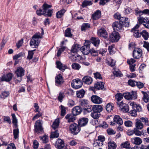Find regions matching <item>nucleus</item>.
Returning a JSON list of instances; mask_svg holds the SVG:
<instances>
[{
    "instance_id": "17",
    "label": "nucleus",
    "mask_w": 149,
    "mask_h": 149,
    "mask_svg": "<svg viewBox=\"0 0 149 149\" xmlns=\"http://www.w3.org/2000/svg\"><path fill=\"white\" fill-rule=\"evenodd\" d=\"M91 100L93 102L96 104H100L102 102V99L95 95H93L91 97Z\"/></svg>"
},
{
    "instance_id": "47",
    "label": "nucleus",
    "mask_w": 149,
    "mask_h": 149,
    "mask_svg": "<svg viewBox=\"0 0 149 149\" xmlns=\"http://www.w3.org/2000/svg\"><path fill=\"white\" fill-rule=\"evenodd\" d=\"M72 68L77 70H79L81 67L80 65L77 63H72Z\"/></svg>"
},
{
    "instance_id": "38",
    "label": "nucleus",
    "mask_w": 149,
    "mask_h": 149,
    "mask_svg": "<svg viewBox=\"0 0 149 149\" xmlns=\"http://www.w3.org/2000/svg\"><path fill=\"white\" fill-rule=\"evenodd\" d=\"M108 149H116V145L114 142H109L108 143Z\"/></svg>"
},
{
    "instance_id": "8",
    "label": "nucleus",
    "mask_w": 149,
    "mask_h": 149,
    "mask_svg": "<svg viewBox=\"0 0 149 149\" xmlns=\"http://www.w3.org/2000/svg\"><path fill=\"white\" fill-rule=\"evenodd\" d=\"M89 42L88 41H86L84 45L80 48L81 51L84 54L86 55L89 53Z\"/></svg>"
},
{
    "instance_id": "44",
    "label": "nucleus",
    "mask_w": 149,
    "mask_h": 149,
    "mask_svg": "<svg viewBox=\"0 0 149 149\" xmlns=\"http://www.w3.org/2000/svg\"><path fill=\"white\" fill-rule=\"evenodd\" d=\"M59 125V120L56 119L53 123L52 127L54 130L58 128Z\"/></svg>"
},
{
    "instance_id": "5",
    "label": "nucleus",
    "mask_w": 149,
    "mask_h": 149,
    "mask_svg": "<svg viewBox=\"0 0 149 149\" xmlns=\"http://www.w3.org/2000/svg\"><path fill=\"white\" fill-rule=\"evenodd\" d=\"M70 130L73 134H77L80 131V128L78 124L74 123L71 125L69 127Z\"/></svg>"
},
{
    "instance_id": "32",
    "label": "nucleus",
    "mask_w": 149,
    "mask_h": 149,
    "mask_svg": "<svg viewBox=\"0 0 149 149\" xmlns=\"http://www.w3.org/2000/svg\"><path fill=\"white\" fill-rule=\"evenodd\" d=\"M103 145V143L100 142L99 140H96L94 141L93 144V149H96V148H99Z\"/></svg>"
},
{
    "instance_id": "13",
    "label": "nucleus",
    "mask_w": 149,
    "mask_h": 149,
    "mask_svg": "<svg viewBox=\"0 0 149 149\" xmlns=\"http://www.w3.org/2000/svg\"><path fill=\"white\" fill-rule=\"evenodd\" d=\"M142 55V50L140 49H136L133 51V56L135 58H139Z\"/></svg>"
},
{
    "instance_id": "40",
    "label": "nucleus",
    "mask_w": 149,
    "mask_h": 149,
    "mask_svg": "<svg viewBox=\"0 0 149 149\" xmlns=\"http://www.w3.org/2000/svg\"><path fill=\"white\" fill-rule=\"evenodd\" d=\"M15 129L13 130V134L14 136V138L15 139H16L18 137V136L19 134V130L18 127L17 128H14Z\"/></svg>"
},
{
    "instance_id": "54",
    "label": "nucleus",
    "mask_w": 149,
    "mask_h": 149,
    "mask_svg": "<svg viewBox=\"0 0 149 149\" xmlns=\"http://www.w3.org/2000/svg\"><path fill=\"white\" fill-rule=\"evenodd\" d=\"M59 135L58 133V131L56 130L55 131L52 133L51 135L50 136V138H56L58 137Z\"/></svg>"
},
{
    "instance_id": "21",
    "label": "nucleus",
    "mask_w": 149,
    "mask_h": 149,
    "mask_svg": "<svg viewBox=\"0 0 149 149\" xmlns=\"http://www.w3.org/2000/svg\"><path fill=\"white\" fill-rule=\"evenodd\" d=\"M55 83L56 85L62 84L63 82V80L61 74H59L55 77Z\"/></svg>"
},
{
    "instance_id": "55",
    "label": "nucleus",
    "mask_w": 149,
    "mask_h": 149,
    "mask_svg": "<svg viewBox=\"0 0 149 149\" xmlns=\"http://www.w3.org/2000/svg\"><path fill=\"white\" fill-rule=\"evenodd\" d=\"M25 55V53L24 52H20L13 56V58L14 59H17L18 58L24 56Z\"/></svg>"
},
{
    "instance_id": "36",
    "label": "nucleus",
    "mask_w": 149,
    "mask_h": 149,
    "mask_svg": "<svg viewBox=\"0 0 149 149\" xmlns=\"http://www.w3.org/2000/svg\"><path fill=\"white\" fill-rule=\"evenodd\" d=\"M85 92L84 90L82 89L77 91L76 94L77 97L79 98H82L85 94Z\"/></svg>"
},
{
    "instance_id": "60",
    "label": "nucleus",
    "mask_w": 149,
    "mask_h": 149,
    "mask_svg": "<svg viewBox=\"0 0 149 149\" xmlns=\"http://www.w3.org/2000/svg\"><path fill=\"white\" fill-rule=\"evenodd\" d=\"M136 82L130 79L128 81V84L129 85H130L132 87H134L135 86V85L136 84Z\"/></svg>"
},
{
    "instance_id": "59",
    "label": "nucleus",
    "mask_w": 149,
    "mask_h": 149,
    "mask_svg": "<svg viewBox=\"0 0 149 149\" xmlns=\"http://www.w3.org/2000/svg\"><path fill=\"white\" fill-rule=\"evenodd\" d=\"M91 53V54L93 56H95L97 55L98 52L97 51L95 50L92 49H91L89 50V53Z\"/></svg>"
},
{
    "instance_id": "10",
    "label": "nucleus",
    "mask_w": 149,
    "mask_h": 149,
    "mask_svg": "<svg viewBox=\"0 0 149 149\" xmlns=\"http://www.w3.org/2000/svg\"><path fill=\"white\" fill-rule=\"evenodd\" d=\"M138 21L140 24H142L146 27L149 28V19L148 17H140L138 18Z\"/></svg>"
},
{
    "instance_id": "9",
    "label": "nucleus",
    "mask_w": 149,
    "mask_h": 149,
    "mask_svg": "<svg viewBox=\"0 0 149 149\" xmlns=\"http://www.w3.org/2000/svg\"><path fill=\"white\" fill-rule=\"evenodd\" d=\"M125 98L128 100H134L136 97V93L135 92L132 91L131 93H123Z\"/></svg>"
},
{
    "instance_id": "62",
    "label": "nucleus",
    "mask_w": 149,
    "mask_h": 149,
    "mask_svg": "<svg viewBox=\"0 0 149 149\" xmlns=\"http://www.w3.org/2000/svg\"><path fill=\"white\" fill-rule=\"evenodd\" d=\"M75 104L74 101L72 100H70L68 102V105L69 107H72Z\"/></svg>"
},
{
    "instance_id": "6",
    "label": "nucleus",
    "mask_w": 149,
    "mask_h": 149,
    "mask_svg": "<svg viewBox=\"0 0 149 149\" xmlns=\"http://www.w3.org/2000/svg\"><path fill=\"white\" fill-rule=\"evenodd\" d=\"M52 7V5H48L46 3H45L42 6L43 9H40L39 10H37L36 13L37 15L40 16L42 15L45 14L47 10V8H50Z\"/></svg>"
},
{
    "instance_id": "53",
    "label": "nucleus",
    "mask_w": 149,
    "mask_h": 149,
    "mask_svg": "<svg viewBox=\"0 0 149 149\" xmlns=\"http://www.w3.org/2000/svg\"><path fill=\"white\" fill-rule=\"evenodd\" d=\"M123 148H127L130 147V144L128 141H125L123 143H122L120 145Z\"/></svg>"
},
{
    "instance_id": "37",
    "label": "nucleus",
    "mask_w": 149,
    "mask_h": 149,
    "mask_svg": "<svg viewBox=\"0 0 149 149\" xmlns=\"http://www.w3.org/2000/svg\"><path fill=\"white\" fill-rule=\"evenodd\" d=\"M80 46L78 44L74 45L72 47L71 49L72 52L74 53L77 52L80 49Z\"/></svg>"
},
{
    "instance_id": "61",
    "label": "nucleus",
    "mask_w": 149,
    "mask_h": 149,
    "mask_svg": "<svg viewBox=\"0 0 149 149\" xmlns=\"http://www.w3.org/2000/svg\"><path fill=\"white\" fill-rule=\"evenodd\" d=\"M138 130L137 129L134 128L133 130L134 133L136 136H141L142 134V132Z\"/></svg>"
},
{
    "instance_id": "4",
    "label": "nucleus",
    "mask_w": 149,
    "mask_h": 149,
    "mask_svg": "<svg viewBox=\"0 0 149 149\" xmlns=\"http://www.w3.org/2000/svg\"><path fill=\"white\" fill-rule=\"evenodd\" d=\"M34 132L37 134H41L43 132V129L42 127L41 121L40 120L36 121L34 125Z\"/></svg>"
},
{
    "instance_id": "35",
    "label": "nucleus",
    "mask_w": 149,
    "mask_h": 149,
    "mask_svg": "<svg viewBox=\"0 0 149 149\" xmlns=\"http://www.w3.org/2000/svg\"><path fill=\"white\" fill-rule=\"evenodd\" d=\"M66 10L63 9L59 11L56 13V17L57 18H61L63 15L64 13L65 12Z\"/></svg>"
},
{
    "instance_id": "30",
    "label": "nucleus",
    "mask_w": 149,
    "mask_h": 149,
    "mask_svg": "<svg viewBox=\"0 0 149 149\" xmlns=\"http://www.w3.org/2000/svg\"><path fill=\"white\" fill-rule=\"evenodd\" d=\"M83 82L87 84H91L93 81L92 79L89 76H85L83 77L82 79Z\"/></svg>"
},
{
    "instance_id": "16",
    "label": "nucleus",
    "mask_w": 149,
    "mask_h": 149,
    "mask_svg": "<svg viewBox=\"0 0 149 149\" xmlns=\"http://www.w3.org/2000/svg\"><path fill=\"white\" fill-rule=\"evenodd\" d=\"M88 121V119L86 118H82L80 119L78 121V125L79 127L84 126L86 125Z\"/></svg>"
},
{
    "instance_id": "20",
    "label": "nucleus",
    "mask_w": 149,
    "mask_h": 149,
    "mask_svg": "<svg viewBox=\"0 0 149 149\" xmlns=\"http://www.w3.org/2000/svg\"><path fill=\"white\" fill-rule=\"evenodd\" d=\"M39 42L38 39H35L32 38L30 42V45L32 48H36L38 46Z\"/></svg>"
},
{
    "instance_id": "31",
    "label": "nucleus",
    "mask_w": 149,
    "mask_h": 149,
    "mask_svg": "<svg viewBox=\"0 0 149 149\" xmlns=\"http://www.w3.org/2000/svg\"><path fill=\"white\" fill-rule=\"evenodd\" d=\"M91 43L96 47L98 46L100 42V40L98 38L93 37H91Z\"/></svg>"
},
{
    "instance_id": "2",
    "label": "nucleus",
    "mask_w": 149,
    "mask_h": 149,
    "mask_svg": "<svg viewBox=\"0 0 149 149\" xmlns=\"http://www.w3.org/2000/svg\"><path fill=\"white\" fill-rule=\"evenodd\" d=\"M128 20V18L122 17L119 22H114L112 24L113 30L114 31H121L123 30V26L128 27L129 26L130 22Z\"/></svg>"
},
{
    "instance_id": "39",
    "label": "nucleus",
    "mask_w": 149,
    "mask_h": 149,
    "mask_svg": "<svg viewBox=\"0 0 149 149\" xmlns=\"http://www.w3.org/2000/svg\"><path fill=\"white\" fill-rule=\"evenodd\" d=\"M90 27V24L88 23H84L81 27V31H84L88 29Z\"/></svg>"
},
{
    "instance_id": "41",
    "label": "nucleus",
    "mask_w": 149,
    "mask_h": 149,
    "mask_svg": "<svg viewBox=\"0 0 149 149\" xmlns=\"http://www.w3.org/2000/svg\"><path fill=\"white\" fill-rule=\"evenodd\" d=\"M60 107L61 110V116H63L66 114V108L62 105H61Z\"/></svg>"
},
{
    "instance_id": "18",
    "label": "nucleus",
    "mask_w": 149,
    "mask_h": 149,
    "mask_svg": "<svg viewBox=\"0 0 149 149\" xmlns=\"http://www.w3.org/2000/svg\"><path fill=\"white\" fill-rule=\"evenodd\" d=\"M13 76V74L9 73L6 75H3L2 77L1 78V81H10L12 79Z\"/></svg>"
},
{
    "instance_id": "14",
    "label": "nucleus",
    "mask_w": 149,
    "mask_h": 149,
    "mask_svg": "<svg viewBox=\"0 0 149 149\" xmlns=\"http://www.w3.org/2000/svg\"><path fill=\"white\" fill-rule=\"evenodd\" d=\"M55 146L59 149L62 148L65 146L63 141L60 139H58L55 144Z\"/></svg>"
},
{
    "instance_id": "49",
    "label": "nucleus",
    "mask_w": 149,
    "mask_h": 149,
    "mask_svg": "<svg viewBox=\"0 0 149 149\" xmlns=\"http://www.w3.org/2000/svg\"><path fill=\"white\" fill-rule=\"evenodd\" d=\"M112 103H109L107 104L106 107V109L108 112H110L113 110V107L112 105Z\"/></svg>"
},
{
    "instance_id": "1",
    "label": "nucleus",
    "mask_w": 149,
    "mask_h": 149,
    "mask_svg": "<svg viewBox=\"0 0 149 149\" xmlns=\"http://www.w3.org/2000/svg\"><path fill=\"white\" fill-rule=\"evenodd\" d=\"M103 107L101 105H95L93 106L88 105V107L84 109L85 110L88 112H92L91 114V116L95 119L98 118L100 115V112L103 110Z\"/></svg>"
},
{
    "instance_id": "12",
    "label": "nucleus",
    "mask_w": 149,
    "mask_h": 149,
    "mask_svg": "<svg viewBox=\"0 0 149 149\" xmlns=\"http://www.w3.org/2000/svg\"><path fill=\"white\" fill-rule=\"evenodd\" d=\"M117 104L119 105L120 110L124 112H127L129 110V107L128 105L122 102L120 103L117 102Z\"/></svg>"
},
{
    "instance_id": "46",
    "label": "nucleus",
    "mask_w": 149,
    "mask_h": 149,
    "mask_svg": "<svg viewBox=\"0 0 149 149\" xmlns=\"http://www.w3.org/2000/svg\"><path fill=\"white\" fill-rule=\"evenodd\" d=\"M40 138V140L42 141L43 143H46L48 142V136L46 135H44L42 136H41Z\"/></svg>"
},
{
    "instance_id": "50",
    "label": "nucleus",
    "mask_w": 149,
    "mask_h": 149,
    "mask_svg": "<svg viewBox=\"0 0 149 149\" xmlns=\"http://www.w3.org/2000/svg\"><path fill=\"white\" fill-rule=\"evenodd\" d=\"M123 95L121 93H117L116 95V98L117 100V101L119 102L120 101L121 99L123 98Z\"/></svg>"
},
{
    "instance_id": "64",
    "label": "nucleus",
    "mask_w": 149,
    "mask_h": 149,
    "mask_svg": "<svg viewBox=\"0 0 149 149\" xmlns=\"http://www.w3.org/2000/svg\"><path fill=\"white\" fill-rule=\"evenodd\" d=\"M133 110H131L129 112L130 115L133 116H136L137 115L136 111L135 109H133Z\"/></svg>"
},
{
    "instance_id": "25",
    "label": "nucleus",
    "mask_w": 149,
    "mask_h": 149,
    "mask_svg": "<svg viewBox=\"0 0 149 149\" xmlns=\"http://www.w3.org/2000/svg\"><path fill=\"white\" fill-rule=\"evenodd\" d=\"M101 15V12L99 10H97L92 15V19L93 20H97L100 17Z\"/></svg>"
},
{
    "instance_id": "52",
    "label": "nucleus",
    "mask_w": 149,
    "mask_h": 149,
    "mask_svg": "<svg viewBox=\"0 0 149 149\" xmlns=\"http://www.w3.org/2000/svg\"><path fill=\"white\" fill-rule=\"evenodd\" d=\"M142 93L144 95L143 100L145 102L147 103L148 102V94L145 92L142 91Z\"/></svg>"
},
{
    "instance_id": "19",
    "label": "nucleus",
    "mask_w": 149,
    "mask_h": 149,
    "mask_svg": "<svg viewBox=\"0 0 149 149\" xmlns=\"http://www.w3.org/2000/svg\"><path fill=\"white\" fill-rule=\"evenodd\" d=\"M139 26L138 24H136V26L133 28L131 29V31L133 33V35L136 37H139L141 36V33H139L138 30L137 29L139 28Z\"/></svg>"
},
{
    "instance_id": "28",
    "label": "nucleus",
    "mask_w": 149,
    "mask_h": 149,
    "mask_svg": "<svg viewBox=\"0 0 149 149\" xmlns=\"http://www.w3.org/2000/svg\"><path fill=\"white\" fill-rule=\"evenodd\" d=\"M56 64L57 68L63 72L64 71L65 69L67 68L66 66L63 65L60 61H56Z\"/></svg>"
},
{
    "instance_id": "11",
    "label": "nucleus",
    "mask_w": 149,
    "mask_h": 149,
    "mask_svg": "<svg viewBox=\"0 0 149 149\" xmlns=\"http://www.w3.org/2000/svg\"><path fill=\"white\" fill-rule=\"evenodd\" d=\"M120 38L119 33L118 32L113 31L110 36V40L112 42H117Z\"/></svg>"
},
{
    "instance_id": "48",
    "label": "nucleus",
    "mask_w": 149,
    "mask_h": 149,
    "mask_svg": "<svg viewBox=\"0 0 149 149\" xmlns=\"http://www.w3.org/2000/svg\"><path fill=\"white\" fill-rule=\"evenodd\" d=\"M142 35L145 40L148 39V33L146 31L143 30L141 32V36Z\"/></svg>"
},
{
    "instance_id": "33",
    "label": "nucleus",
    "mask_w": 149,
    "mask_h": 149,
    "mask_svg": "<svg viewBox=\"0 0 149 149\" xmlns=\"http://www.w3.org/2000/svg\"><path fill=\"white\" fill-rule=\"evenodd\" d=\"M135 126L136 129L141 130L143 127V124L141 123L140 120H137L136 122Z\"/></svg>"
},
{
    "instance_id": "43",
    "label": "nucleus",
    "mask_w": 149,
    "mask_h": 149,
    "mask_svg": "<svg viewBox=\"0 0 149 149\" xmlns=\"http://www.w3.org/2000/svg\"><path fill=\"white\" fill-rule=\"evenodd\" d=\"M108 65L112 67H113L115 65V61L112 59H109L107 61Z\"/></svg>"
},
{
    "instance_id": "26",
    "label": "nucleus",
    "mask_w": 149,
    "mask_h": 149,
    "mask_svg": "<svg viewBox=\"0 0 149 149\" xmlns=\"http://www.w3.org/2000/svg\"><path fill=\"white\" fill-rule=\"evenodd\" d=\"M131 141L133 143L137 145H139L142 142L141 139L138 137H135L131 139Z\"/></svg>"
},
{
    "instance_id": "7",
    "label": "nucleus",
    "mask_w": 149,
    "mask_h": 149,
    "mask_svg": "<svg viewBox=\"0 0 149 149\" xmlns=\"http://www.w3.org/2000/svg\"><path fill=\"white\" fill-rule=\"evenodd\" d=\"M83 84L82 81L79 79L73 80L71 83V86L73 88L78 89L81 87Z\"/></svg>"
},
{
    "instance_id": "3",
    "label": "nucleus",
    "mask_w": 149,
    "mask_h": 149,
    "mask_svg": "<svg viewBox=\"0 0 149 149\" xmlns=\"http://www.w3.org/2000/svg\"><path fill=\"white\" fill-rule=\"evenodd\" d=\"M24 70L22 67L17 68L15 72V73L16 74L17 77H20V78L19 79H17L15 80L16 83H18L21 81L22 79V77L24 75Z\"/></svg>"
},
{
    "instance_id": "15",
    "label": "nucleus",
    "mask_w": 149,
    "mask_h": 149,
    "mask_svg": "<svg viewBox=\"0 0 149 149\" xmlns=\"http://www.w3.org/2000/svg\"><path fill=\"white\" fill-rule=\"evenodd\" d=\"M97 33L98 36L100 37H103L105 39H107L108 36L107 33L104 28H102L100 29L98 31Z\"/></svg>"
},
{
    "instance_id": "23",
    "label": "nucleus",
    "mask_w": 149,
    "mask_h": 149,
    "mask_svg": "<svg viewBox=\"0 0 149 149\" xmlns=\"http://www.w3.org/2000/svg\"><path fill=\"white\" fill-rule=\"evenodd\" d=\"M81 112V109L79 106H76L72 109V113L76 116L79 114Z\"/></svg>"
},
{
    "instance_id": "22",
    "label": "nucleus",
    "mask_w": 149,
    "mask_h": 149,
    "mask_svg": "<svg viewBox=\"0 0 149 149\" xmlns=\"http://www.w3.org/2000/svg\"><path fill=\"white\" fill-rule=\"evenodd\" d=\"M76 116L74 115L72 113L71 114H67L65 116V118L68 120V122L69 123L73 122L76 119Z\"/></svg>"
},
{
    "instance_id": "56",
    "label": "nucleus",
    "mask_w": 149,
    "mask_h": 149,
    "mask_svg": "<svg viewBox=\"0 0 149 149\" xmlns=\"http://www.w3.org/2000/svg\"><path fill=\"white\" fill-rule=\"evenodd\" d=\"M65 95H64L63 93L60 92L59 93V95L58 97V99L60 102H62L63 99Z\"/></svg>"
},
{
    "instance_id": "51",
    "label": "nucleus",
    "mask_w": 149,
    "mask_h": 149,
    "mask_svg": "<svg viewBox=\"0 0 149 149\" xmlns=\"http://www.w3.org/2000/svg\"><path fill=\"white\" fill-rule=\"evenodd\" d=\"M92 3L91 1H84L82 3L81 6L84 8L88 6L92 5Z\"/></svg>"
},
{
    "instance_id": "42",
    "label": "nucleus",
    "mask_w": 149,
    "mask_h": 149,
    "mask_svg": "<svg viewBox=\"0 0 149 149\" xmlns=\"http://www.w3.org/2000/svg\"><path fill=\"white\" fill-rule=\"evenodd\" d=\"M65 35L66 37H71L72 36V34L71 32V29L70 28H68L65 30Z\"/></svg>"
},
{
    "instance_id": "27",
    "label": "nucleus",
    "mask_w": 149,
    "mask_h": 149,
    "mask_svg": "<svg viewBox=\"0 0 149 149\" xmlns=\"http://www.w3.org/2000/svg\"><path fill=\"white\" fill-rule=\"evenodd\" d=\"M104 84L102 82H97L95 84L94 87L97 90H102L104 88Z\"/></svg>"
},
{
    "instance_id": "45",
    "label": "nucleus",
    "mask_w": 149,
    "mask_h": 149,
    "mask_svg": "<svg viewBox=\"0 0 149 149\" xmlns=\"http://www.w3.org/2000/svg\"><path fill=\"white\" fill-rule=\"evenodd\" d=\"M9 95V93L8 91H4L1 93L0 95V97L2 99H4L8 97Z\"/></svg>"
},
{
    "instance_id": "24",
    "label": "nucleus",
    "mask_w": 149,
    "mask_h": 149,
    "mask_svg": "<svg viewBox=\"0 0 149 149\" xmlns=\"http://www.w3.org/2000/svg\"><path fill=\"white\" fill-rule=\"evenodd\" d=\"M113 121L119 125L123 124L122 119L118 115H115L113 118Z\"/></svg>"
},
{
    "instance_id": "34",
    "label": "nucleus",
    "mask_w": 149,
    "mask_h": 149,
    "mask_svg": "<svg viewBox=\"0 0 149 149\" xmlns=\"http://www.w3.org/2000/svg\"><path fill=\"white\" fill-rule=\"evenodd\" d=\"M12 116L13 118L12 123L13 124V128H17L18 127L17 120L16 117L15 115L13 113L12 114Z\"/></svg>"
},
{
    "instance_id": "63",
    "label": "nucleus",
    "mask_w": 149,
    "mask_h": 149,
    "mask_svg": "<svg viewBox=\"0 0 149 149\" xmlns=\"http://www.w3.org/2000/svg\"><path fill=\"white\" fill-rule=\"evenodd\" d=\"M114 71L113 72L114 75L117 77L120 76V71L118 69H116L115 68H114Z\"/></svg>"
},
{
    "instance_id": "58",
    "label": "nucleus",
    "mask_w": 149,
    "mask_h": 149,
    "mask_svg": "<svg viewBox=\"0 0 149 149\" xmlns=\"http://www.w3.org/2000/svg\"><path fill=\"white\" fill-rule=\"evenodd\" d=\"M80 55H73L70 57V58L73 61H78L79 60V59L78 58H80Z\"/></svg>"
},
{
    "instance_id": "29",
    "label": "nucleus",
    "mask_w": 149,
    "mask_h": 149,
    "mask_svg": "<svg viewBox=\"0 0 149 149\" xmlns=\"http://www.w3.org/2000/svg\"><path fill=\"white\" fill-rule=\"evenodd\" d=\"M129 104L132 106L133 109H135L136 108V110L139 112L141 111L142 110L141 107L139 104H136L134 102H130Z\"/></svg>"
},
{
    "instance_id": "57",
    "label": "nucleus",
    "mask_w": 149,
    "mask_h": 149,
    "mask_svg": "<svg viewBox=\"0 0 149 149\" xmlns=\"http://www.w3.org/2000/svg\"><path fill=\"white\" fill-rule=\"evenodd\" d=\"M143 122L144 123L145 125L147 126H149V121L148 120L147 118L142 117L141 118Z\"/></svg>"
}]
</instances>
